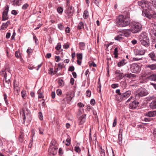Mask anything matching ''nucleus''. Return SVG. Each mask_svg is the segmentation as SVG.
Returning a JSON list of instances; mask_svg holds the SVG:
<instances>
[{
    "instance_id": "a211bd4d",
    "label": "nucleus",
    "mask_w": 156,
    "mask_h": 156,
    "mask_svg": "<svg viewBox=\"0 0 156 156\" xmlns=\"http://www.w3.org/2000/svg\"><path fill=\"white\" fill-rule=\"evenodd\" d=\"M127 63V61L125 59H123L118 63L117 65L118 67H120L124 66Z\"/></svg>"
},
{
    "instance_id": "bf43d9fd",
    "label": "nucleus",
    "mask_w": 156,
    "mask_h": 156,
    "mask_svg": "<svg viewBox=\"0 0 156 156\" xmlns=\"http://www.w3.org/2000/svg\"><path fill=\"white\" fill-rule=\"evenodd\" d=\"M58 153L60 155H62L63 154V152L62 149L61 148H59Z\"/></svg>"
},
{
    "instance_id": "a18cd8bd",
    "label": "nucleus",
    "mask_w": 156,
    "mask_h": 156,
    "mask_svg": "<svg viewBox=\"0 0 156 156\" xmlns=\"http://www.w3.org/2000/svg\"><path fill=\"white\" fill-rule=\"evenodd\" d=\"M39 118L40 120H42L43 119V116L41 112H40L39 113Z\"/></svg>"
},
{
    "instance_id": "c9c22d12",
    "label": "nucleus",
    "mask_w": 156,
    "mask_h": 156,
    "mask_svg": "<svg viewBox=\"0 0 156 156\" xmlns=\"http://www.w3.org/2000/svg\"><path fill=\"white\" fill-rule=\"evenodd\" d=\"M21 114H22V116L23 117V122H25L26 119V116L25 115L24 111L23 110L21 112Z\"/></svg>"
},
{
    "instance_id": "c756f323",
    "label": "nucleus",
    "mask_w": 156,
    "mask_h": 156,
    "mask_svg": "<svg viewBox=\"0 0 156 156\" xmlns=\"http://www.w3.org/2000/svg\"><path fill=\"white\" fill-rule=\"evenodd\" d=\"M122 134H119L118 137V143L119 144H122Z\"/></svg>"
},
{
    "instance_id": "6e6d98bb",
    "label": "nucleus",
    "mask_w": 156,
    "mask_h": 156,
    "mask_svg": "<svg viewBox=\"0 0 156 156\" xmlns=\"http://www.w3.org/2000/svg\"><path fill=\"white\" fill-rule=\"evenodd\" d=\"M28 6V5L27 4H25L23 6L22 9H25L27 8Z\"/></svg>"
},
{
    "instance_id": "9d476101",
    "label": "nucleus",
    "mask_w": 156,
    "mask_h": 156,
    "mask_svg": "<svg viewBox=\"0 0 156 156\" xmlns=\"http://www.w3.org/2000/svg\"><path fill=\"white\" fill-rule=\"evenodd\" d=\"M9 7L8 5H6L5 8V10L2 13V20L3 21L7 20L9 17L8 16V12L9 10Z\"/></svg>"
},
{
    "instance_id": "1a4fd4ad",
    "label": "nucleus",
    "mask_w": 156,
    "mask_h": 156,
    "mask_svg": "<svg viewBox=\"0 0 156 156\" xmlns=\"http://www.w3.org/2000/svg\"><path fill=\"white\" fill-rule=\"evenodd\" d=\"M131 94V91L130 90L124 91L122 93L120 99H118V101H121L122 100H125L129 97Z\"/></svg>"
},
{
    "instance_id": "393cba45",
    "label": "nucleus",
    "mask_w": 156,
    "mask_h": 156,
    "mask_svg": "<svg viewBox=\"0 0 156 156\" xmlns=\"http://www.w3.org/2000/svg\"><path fill=\"white\" fill-rule=\"evenodd\" d=\"M12 3V5L15 6H19L21 5L19 1H13Z\"/></svg>"
},
{
    "instance_id": "052dcab7",
    "label": "nucleus",
    "mask_w": 156,
    "mask_h": 156,
    "mask_svg": "<svg viewBox=\"0 0 156 156\" xmlns=\"http://www.w3.org/2000/svg\"><path fill=\"white\" fill-rule=\"evenodd\" d=\"M77 105L80 107H83L84 106V104L81 103H78L77 104Z\"/></svg>"
},
{
    "instance_id": "6ab92c4d",
    "label": "nucleus",
    "mask_w": 156,
    "mask_h": 156,
    "mask_svg": "<svg viewBox=\"0 0 156 156\" xmlns=\"http://www.w3.org/2000/svg\"><path fill=\"white\" fill-rule=\"evenodd\" d=\"M149 56L152 60L156 61V53L154 52H151L149 54Z\"/></svg>"
},
{
    "instance_id": "2eb2a0df",
    "label": "nucleus",
    "mask_w": 156,
    "mask_h": 156,
    "mask_svg": "<svg viewBox=\"0 0 156 156\" xmlns=\"http://www.w3.org/2000/svg\"><path fill=\"white\" fill-rule=\"evenodd\" d=\"M140 41L141 44L145 47H147L149 46L150 42L149 39H147L145 40H143Z\"/></svg>"
},
{
    "instance_id": "473e14b6",
    "label": "nucleus",
    "mask_w": 156,
    "mask_h": 156,
    "mask_svg": "<svg viewBox=\"0 0 156 156\" xmlns=\"http://www.w3.org/2000/svg\"><path fill=\"white\" fill-rule=\"evenodd\" d=\"M58 29L60 30H63L64 29V27L61 23H59L58 24Z\"/></svg>"
},
{
    "instance_id": "69168bd1",
    "label": "nucleus",
    "mask_w": 156,
    "mask_h": 156,
    "mask_svg": "<svg viewBox=\"0 0 156 156\" xmlns=\"http://www.w3.org/2000/svg\"><path fill=\"white\" fill-rule=\"evenodd\" d=\"M90 66H92L94 67H96L97 65L94 62H92L90 64Z\"/></svg>"
},
{
    "instance_id": "f3484780",
    "label": "nucleus",
    "mask_w": 156,
    "mask_h": 156,
    "mask_svg": "<svg viewBox=\"0 0 156 156\" xmlns=\"http://www.w3.org/2000/svg\"><path fill=\"white\" fill-rule=\"evenodd\" d=\"M131 33H132V31H131V29L130 28L124 30L123 35L124 36L128 37L131 34Z\"/></svg>"
},
{
    "instance_id": "cd10ccee",
    "label": "nucleus",
    "mask_w": 156,
    "mask_h": 156,
    "mask_svg": "<svg viewBox=\"0 0 156 156\" xmlns=\"http://www.w3.org/2000/svg\"><path fill=\"white\" fill-rule=\"evenodd\" d=\"M80 48L81 50H84L85 47V43L84 42H80L79 44Z\"/></svg>"
},
{
    "instance_id": "ddd939ff",
    "label": "nucleus",
    "mask_w": 156,
    "mask_h": 156,
    "mask_svg": "<svg viewBox=\"0 0 156 156\" xmlns=\"http://www.w3.org/2000/svg\"><path fill=\"white\" fill-rule=\"evenodd\" d=\"M139 38L140 41L149 39L147 34L145 32H143L139 36Z\"/></svg>"
},
{
    "instance_id": "09e8293b",
    "label": "nucleus",
    "mask_w": 156,
    "mask_h": 156,
    "mask_svg": "<svg viewBox=\"0 0 156 156\" xmlns=\"http://www.w3.org/2000/svg\"><path fill=\"white\" fill-rule=\"evenodd\" d=\"M116 123H117V119H116V117H115L114 120V122H113V125H112L113 126L115 127L116 125Z\"/></svg>"
},
{
    "instance_id": "39448f33",
    "label": "nucleus",
    "mask_w": 156,
    "mask_h": 156,
    "mask_svg": "<svg viewBox=\"0 0 156 156\" xmlns=\"http://www.w3.org/2000/svg\"><path fill=\"white\" fill-rule=\"evenodd\" d=\"M142 15L149 19L151 18H156V12L155 11L151 10V9L145 12L144 11H142Z\"/></svg>"
},
{
    "instance_id": "5fc2aeb1",
    "label": "nucleus",
    "mask_w": 156,
    "mask_h": 156,
    "mask_svg": "<svg viewBox=\"0 0 156 156\" xmlns=\"http://www.w3.org/2000/svg\"><path fill=\"white\" fill-rule=\"evenodd\" d=\"M22 97L23 98H24L25 97V95L26 94V91L23 90L21 91Z\"/></svg>"
},
{
    "instance_id": "72a5a7b5",
    "label": "nucleus",
    "mask_w": 156,
    "mask_h": 156,
    "mask_svg": "<svg viewBox=\"0 0 156 156\" xmlns=\"http://www.w3.org/2000/svg\"><path fill=\"white\" fill-rule=\"evenodd\" d=\"M6 25L5 23H3L1 27V29L4 30L7 28L8 26Z\"/></svg>"
},
{
    "instance_id": "79ce46f5",
    "label": "nucleus",
    "mask_w": 156,
    "mask_h": 156,
    "mask_svg": "<svg viewBox=\"0 0 156 156\" xmlns=\"http://www.w3.org/2000/svg\"><path fill=\"white\" fill-rule=\"evenodd\" d=\"M69 44L67 43L63 45V47L65 49H68L69 47Z\"/></svg>"
},
{
    "instance_id": "412c9836",
    "label": "nucleus",
    "mask_w": 156,
    "mask_h": 156,
    "mask_svg": "<svg viewBox=\"0 0 156 156\" xmlns=\"http://www.w3.org/2000/svg\"><path fill=\"white\" fill-rule=\"evenodd\" d=\"M14 93L16 95H18L19 94L20 91V88L15 84L14 85Z\"/></svg>"
},
{
    "instance_id": "4468645a",
    "label": "nucleus",
    "mask_w": 156,
    "mask_h": 156,
    "mask_svg": "<svg viewBox=\"0 0 156 156\" xmlns=\"http://www.w3.org/2000/svg\"><path fill=\"white\" fill-rule=\"evenodd\" d=\"M86 115H83L79 118L78 122L80 125H82L85 122L86 119Z\"/></svg>"
},
{
    "instance_id": "680f3d73",
    "label": "nucleus",
    "mask_w": 156,
    "mask_h": 156,
    "mask_svg": "<svg viewBox=\"0 0 156 156\" xmlns=\"http://www.w3.org/2000/svg\"><path fill=\"white\" fill-rule=\"evenodd\" d=\"M11 13L12 14L14 15H16L17 14V12L16 10H12V11H11Z\"/></svg>"
},
{
    "instance_id": "37998d69",
    "label": "nucleus",
    "mask_w": 156,
    "mask_h": 156,
    "mask_svg": "<svg viewBox=\"0 0 156 156\" xmlns=\"http://www.w3.org/2000/svg\"><path fill=\"white\" fill-rule=\"evenodd\" d=\"M6 77H7V74L5 73L4 76V78L5 79V81L6 83H7L9 84V83L10 82V79H8V80H7Z\"/></svg>"
},
{
    "instance_id": "8fccbe9b",
    "label": "nucleus",
    "mask_w": 156,
    "mask_h": 156,
    "mask_svg": "<svg viewBox=\"0 0 156 156\" xmlns=\"http://www.w3.org/2000/svg\"><path fill=\"white\" fill-rule=\"evenodd\" d=\"M56 93L58 95H60L61 94L62 92L61 90L58 89L57 90Z\"/></svg>"
},
{
    "instance_id": "0eeeda50",
    "label": "nucleus",
    "mask_w": 156,
    "mask_h": 156,
    "mask_svg": "<svg viewBox=\"0 0 156 156\" xmlns=\"http://www.w3.org/2000/svg\"><path fill=\"white\" fill-rule=\"evenodd\" d=\"M53 142H51L48 149L50 154L52 156L55 155L57 154L58 149V147H57L56 145L54 144Z\"/></svg>"
},
{
    "instance_id": "13d9d810",
    "label": "nucleus",
    "mask_w": 156,
    "mask_h": 156,
    "mask_svg": "<svg viewBox=\"0 0 156 156\" xmlns=\"http://www.w3.org/2000/svg\"><path fill=\"white\" fill-rule=\"evenodd\" d=\"M39 130L40 134H43V131H44L43 129L41 127L39 128Z\"/></svg>"
},
{
    "instance_id": "e2e57ef3",
    "label": "nucleus",
    "mask_w": 156,
    "mask_h": 156,
    "mask_svg": "<svg viewBox=\"0 0 156 156\" xmlns=\"http://www.w3.org/2000/svg\"><path fill=\"white\" fill-rule=\"evenodd\" d=\"M70 31V28L69 27H67L65 29V32L66 33H69Z\"/></svg>"
},
{
    "instance_id": "774afa93",
    "label": "nucleus",
    "mask_w": 156,
    "mask_h": 156,
    "mask_svg": "<svg viewBox=\"0 0 156 156\" xmlns=\"http://www.w3.org/2000/svg\"><path fill=\"white\" fill-rule=\"evenodd\" d=\"M10 35H11V34L10 33H9V32L7 33L6 35V37L7 39L9 38L10 36Z\"/></svg>"
},
{
    "instance_id": "4be33fe9",
    "label": "nucleus",
    "mask_w": 156,
    "mask_h": 156,
    "mask_svg": "<svg viewBox=\"0 0 156 156\" xmlns=\"http://www.w3.org/2000/svg\"><path fill=\"white\" fill-rule=\"evenodd\" d=\"M146 67L147 68H149L153 70L156 69V63L154 64H152L151 65H146Z\"/></svg>"
},
{
    "instance_id": "603ef678",
    "label": "nucleus",
    "mask_w": 156,
    "mask_h": 156,
    "mask_svg": "<svg viewBox=\"0 0 156 156\" xmlns=\"http://www.w3.org/2000/svg\"><path fill=\"white\" fill-rule=\"evenodd\" d=\"M74 70V67L73 66H70L69 67V71H73Z\"/></svg>"
},
{
    "instance_id": "4c0bfd02",
    "label": "nucleus",
    "mask_w": 156,
    "mask_h": 156,
    "mask_svg": "<svg viewBox=\"0 0 156 156\" xmlns=\"http://www.w3.org/2000/svg\"><path fill=\"white\" fill-rule=\"evenodd\" d=\"M63 10V8L61 7H59L57 9V12L59 13H62Z\"/></svg>"
},
{
    "instance_id": "4d7b16f0",
    "label": "nucleus",
    "mask_w": 156,
    "mask_h": 156,
    "mask_svg": "<svg viewBox=\"0 0 156 156\" xmlns=\"http://www.w3.org/2000/svg\"><path fill=\"white\" fill-rule=\"evenodd\" d=\"M90 103L91 105H94L95 103V101L94 99H91L90 101Z\"/></svg>"
},
{
    "instance_id": "423d86ee",
    "label": "nucleus",
    "mask_w": 156,
    "mask_h": 156,
    "mask_svg": "<svg viewBox=\"0 0 156 156\" xmlns=\"http://www.w3.org/2000/svg\"><path fill=\"white\" fill-rule=\"evenodd\" d=\"M152 75L147 72H144L142 73L140 79L143 80L142 83H144L148 80H152Z\"/></svg>"
},
{
    "instance_id": "58836bf2",
    "label": "nucleus",
    "mask_w": 156,
    "mask_h": 156,
    "mask_svg": "<svg viewBox=\"0 0 156 156\" xmlns=\"http://www.w3.org/2000/svg\"><path fill=\"white\" fill-rule=\"evenodd\" d=\"M77 57L78 59L82 60V54L79 53L77 55Z\"/></svg>"
},
{
    "instance_id": "0e129e2a",
    "label": "nucleus",
    "mask_w": 156,
    "mask_h": 156,
    "mask_svg": "<svg viewBox=\"0 0 156 156\" xmlns=\"http://www.w3.org/2000/svg\"><path fill=\"white\" fill-rule=\"evenodd\" d=\"M55 96V92H52L51 93V96L52 98H54Z\"/></svg>"
},
{
    "instance_id": "9b49d317",
    "label": "nucleus",
    "mask_w": 156,
    "mask_h": 156,
    "mask_svg": "<svg viewBox=\"0 0 156 156\" xmlns=\"http://www.w3.org/2000/svg\"><path fill=\"white\" fill-rule=\"evenodd\" d=\"M149 32L152 39L154 41H156V29L150 30Z\"/></svg>"
},
{
    "instance_id": "f03ea898",
    "label": "nucleus",
    "mask_w": 156,
    "mask_h": 156,
    "mask_svg": "<svg viewBox=\"0 0 156 156\" xmlns=\"http://www.w3.org/2000/svg\"><path fill=\"white\" fill-rule=\"evenodd\" d=\"M142 25L139 23L136 22H133L130 25L132 33L136 34L140 32L142 29Z\"/></svg>"
},
{
    "instance_id": "3c124183",
    "label": "nucleus",
    "mask_w": 156,
    "mask_h": 156,
    "mask_svg": "<svg viewBox=\"0 0 156 156\" xmlns=\"http://www.w3.org/2000/svg\"><path fill=\"white\" fill-rule=\"evenodd\" d=\"M112 87L113 88H115L119 87L118 84H113L112 85Z\"/></svg>"
},
{
    "instance_id": "7ed1b4c3",
    "label": "nucleus",
    "mask_w": 156,
    "mask_h": 156,
    "mask_svg": "<svg viewBox=\"0 0 156 156\" xmlns=\"http://www.w3.org/2000/svg\"><path fill=\"white\" fill-rule=\"evenodd\" d=\"M138 4L144 12L151 8L152 3L148 2L147 1H139L138 2Z\"/></svg>"
},
{
    "instance_id": "338daca9",
    "label": "nucleus",
    "mask_w": 156,
    "mask_h": 156,
    "mask_svg": "<svg viewBox=\"0 0 156 156\" xmlns=\"http://www.w3.org/2000/svg\"><path fill=\"white\" fill-rule=\"evenodd\" d=\"M74 79L73 78H72L70 79V83L72 85H73V84H74Z\"/></svg>"
},
{
    "instance_id": "aec40b11",
    "label": "nucleus",
    "mask_w": 156,
    "mask_h": 156,
    "mask_svg": "<svg viewBox=\"0 0 156 156\" xmlns=\"http://www.w3.org/2000/svg\"><path fill=\"white\" fill-rule=\"evenodd\" d=\"M150 107L152 109H156V98L155 100L153 101L150 104Z\"/></svg>"
},
{
    "instance_id": "bb28decb",
    "label": "nucleus",
    "mask_w": 156,
    "mask_h": 156,
    "mask_svg": "<svg viewBox=\"0 0 156 156\" xmlns=\"http://www.w3.org/2000/svg\"><path fill=\"white\" fill-rule=\"evenodd\" d=\"M99 153L100 154L101 156H105V150L102 149V147H100L99 150Z\"/></svg>"
},
{
    "instance_id": "6e6552de",
    "label": "nucleus",
    "mask_w": 156,
    "mask_h": 156,
    "mask_svg": "<svg viewBox=\"0 0 156 156\" xmlns=\"http://www.w3.org/2000/svg\"><path fill=\"white\" fill-rule=\"evenodd\" d=\"M130 70L134 73H138L140 71V68L139 65L136 63H133L130 65Z\"/></svg>"
},
{
    "instance_id": "c85d7f7f",
    "label": "nucleus",
    "mask_w": 156,
    "mask_h": 156,
    "mask_svg": "<svg viewBox=\"0 0 156 156\" xmlns=\"http://www.w3.org/2000/svg\"><path fill=\"white\" fill-rule=\"evenodd\" d=\"M89 16L88 13L87 11L85 10L84 11L83 17L85 19H87V18Z\"/></svg>"
},
{
    "instance_id": "b1692460",
    "label": "nucleus",
    "mask_w": 156,
    "mask_h": 156,
    "mask_svg": "<svg viewBox=\"0 0 156 156\" xmlns=\"http://www.w3.org/2000/svg\"><path fill=\"white\" fill-rule=\"evenodd\" d=\"M120 90L119 89H117L115 91L116 93L118 94L116 96V98L118 100V99H120L121 97L120 96L122 95V93H120Z\"/></svg>"
},
{
    "instance_id": "f8f14e48",
    "label": "nucleus",
    "mask_w": 156,
    "mask_h": 156,
    "mask_svg": "<svg viewBox=\"0 0 156 156\" xmlns=\"http://www.w3.org/2000/svg\"><path fill=\"white\" fill-rule=\"evenodd\" d=\"M139 104L138 101L134 100L129 104V108L131 109H135L138 106Z\"/></svg>"
},
{
    "instance_id": "dca6fc26",
    "label": "nucleus",
    "mask_w": 156,
    "mask_h": 156,
    "mask_svg": "<svg viewBox=\"0 0 156 156\" xmlns=\"http://www.w3.org/2000/svg\"><path fill=\"white\" fill-rule=\"evenodd\" d=\"M145 115L149 117H154L156 116V111H150L146 113Z\"/></svg>"
},
{
    "instance_id": "5701e85b",
    "label": "nucleus",
    "mask_w": 156,
    "mask_h": 156,
    "mask_svg": "<svg viewBox=\"0 0 156 156\" xmlns=\"http://www.w3.org/2000/svg\"><path fill=\"white\" fill-rule=\"evenodd\" d=\"M86 26V24H84L83 22H80L79 23L78 26L77 27V28L78 30H80L82 28H84V26Z\"/></svg>"
},
{
    "instance_id": "20e7f679",
    "label": "nucleus",
    "mask_w": 156,
    "mask_h": 156,
    "mask_svg": "<svg viewBox=\"0 0 156 156\" xmlns=\"http://www.w3.org/2000/svg\"><path fill=\"white\" fill-rule=\"evenodd\" d=\"M148 94V92L145 88H140L137 90L135 94V98L138 99L141 97L147 95Z\"/></svg>"
},
{
    "instance_id": "a878e982",
    "label": "nucleus",
    "mask_w": 156,
    "mask_h": 156,
    "mask_svg": "<svg viewBox=\"0 0 156 156\" xmlns=\"http://www.w3.org/2000/svg\"><path fill=\"white\" fill-rule=\"evenodd\" d=\"M123 37H124L123 35L120 34L118 35L117 37H115V40L120 41L122 40V39L123 38Z\"/></svg>"
},
{
    "instance_id": "864d4df0",
    "label": "nucleus",
    "mask_w": 156,
    "mask_h": 156,
    "mask_svg": "<svg viewBox=\"0 0 156 156\" xmlns=\"http://www.w3.org/2000/svg\"><path fill=\"white\" fill-rule=\"evenodd\" d=\"M61 58L59 56H55V60L56 62H58L60 61Z\"/></svg>"
},
{
    "instance_id": "a19ab883",
    "label": "nucleus",
    "mask_w": 156,
    "mask_h": 156,
    "mask_svg": "<svg viewBox=\"0 0 156 156\" xmlns=\"http://www.w3.org/2000/svg\"><path fill=\"white\" fill-rule=\"evenodd\" d=\"M70 143V140L69 138H67L66 140V145L68 146L69 145Z\"/></svg>"
},
{
    "instance_id": "49530a36",
    "label": "nucleus",
    "mask_w": 156,
    "mask_h": 156,
    "mask_svg": "<svg viewBox=\"0 0 156 156\" xmlns=\"http://www.w3.org/2000/svg\"><path fill=\"white\" fill-rule=\"evenodd\" d=\"M27 51L29 55H30L32 53L33 50L29 48L27 49Z\"/></svg>"
},
{
    "instance_id": "f704fd0d",
    "label": "nucleus",
    "mask_w": 156,
    "mask_h": 156,
    "mask_svg": "<svg viewBox=\"0 0 156 156\" xmlns=\"http://www.w3.org/2000/svg\"><path fill=\"white\" fill-rule=\"evenodd\" d=\"M74 96V95H73L71 94L69 95L67 97V99L68 101H70L71 100L73 97Z\"/></svg>"
},
{
    "instance_id": "de8ad7c7",
    "label": "nucleus",
    "mask_w": 156,
    "mask_h": 156,
    "mask_svg": "<svg viewBox=\"0 0 156 156\" xmlns=\"http://www.w3.org/2000/svg\"><path fill=\"white\" fill-rule=\"evenodd\" d=\"M151 80L156 81V74L152 75Z\"/></svg>"
},
{
    "instance_id": "7c9ffc66",
    "label": "nucleus",
    "mask_w": 156,
    "mask_h": 156,
    "mask_svg": "<svg viewBox=\"0 0 156 156\" xmlns=\"http://www.w3.org/2000/svg\"><path fill=\"white\" fill-rule=\"evenodd\" d=\"M74 150L75 151L78 153H80L81 152V150L80 148L77 146L75 147L74 148Z\"/></svg>"
},
{
    "instance_id": "ea45409f",
    "label": "nucleus",
    "mask_w": 156,
    "mask_h": 156,
    "mask_svg": "<svg viewBox=\"0 0 156 156\" xmlns=\"http://www.w3.org/2000/svg\"><path fill=\"white\" fill-rule=\"evenodd\" d=\"M156 98V96H155L154 95H152L151 96H150L149 97H148L147 98V99L149 100H150L155 99V100Z\"/></svg>"
},
{
    "instance_id": "e433bc0d",
    "label": "nucleus",
    "mask_w": 156,
    "mask_h": 156,
    "mask_svg": "<svg viewBox=\"0 0 156 156\" xmlns=\"http://www.w3.org/2000/svg\"><path fill=\"white\" fill-rule=\"evenodd\" d=\"M145 53V51L144 50H139L137 55H143Z\"/></svg>"
},
{
    "instance_id": "2f4dec72",
    "label": "nucleus",
    "mask_w": 156,
    "mask_h": 156,
    "mask_svg": "<svg viewBox=\"0 0 156 156\" xmlns=\"http://www.w3.org/2000/svg\"><path fill=\"white\" fill-rule=\"evenodd\" d=\"M126 77L128 78H131V73H128L126 74H125L123 75V77H120V78L121 79L122 78V77Z\"/></svg>"
},
{
    "instance_id": "f257e3e1",
    "label": "nucleus",
    "mask_w": 156,
    "mask_h": 156,
    "mask_svg": "<svg viewBox=\"0 0 156 156\" xmlns=\"http://www.w3.org/2000/svg\"><path fill=\"white\" fill-rule=\"evenodd\" d=\"M129 19L123 15H119L117 18V24L119 27H124L130 24Z\"/></svg>"
},
{
    "instance_id": "c03bdc74",
    "label": "nucleus",
    "mask_w": 156,
    "mask_h": 156,
    "mask_svg": "<svg viewBox=\"0 0 156 156\" xmlns=\"http://www.w3.org/2000/svg\"><path fill=\"white\" fill-rule=\"evenodd\" d=\"M91 92L89 90H87L86 92V95L88 97H90L91 95Z\"/></svg>"
}]
</instances>
